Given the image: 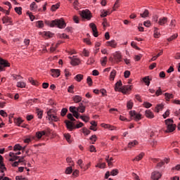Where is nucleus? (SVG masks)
Masks as SVG:
<instances>
[{"label": "nucleus", "mask_w": 180, "mask_h": 180, "mask_svg": "<svg viewBox=\"0 0 180 180\" xmlns=\"http://www.w3.org/2000/svg\"><path fill=\"white\" fill-rule=\"evenodd\" d=\"M162 108H164V105L162 104H158L155 108V112H157V113H158V112H160Z\"/></svg>", "instance_id": "nucleus-32"}, {"label": "nucleus", "mask_w": 180, "mask_h": 180, "mask_svg": "<svg viewBox=\"0 0 180 180\" xmlns=\"http://www.w3.org/2000/svg\"><path fill=\"white\" fill-rule=\"evenodd\" d=\"M167 22H168V18L162 17L159 18L158 25H160V26H164Z\"/></svg>", "instance_id": "nucleus-14"}, {"label": "nucleus", "mask_w": 180, "mask_h": 180, "mask_svg": "<svg viewBox=\"0 0 180 180\" xmlns=\"http://www.w3.org/2000/svg\"><path fill=\"white\" fill-rule=\"evenodd\" d=\"M165 96L167 98V101H168L169 99H172V98H174L172 94H169L168 93H165Z\"/></svg>", "instance_id": "nucleus-57"}, {"label": "nucleus", "mask_w": 180, "mask_h": 180, "mask_svg": "<svg viewBox=\"0 0 180 180\" xmlns=\"http://www.w3.org/2000/svg\"><path fill=\"white\" fill-rule=\"evenodd\" d=\"M75 79H76V81H77V82H81V81H82V79H84V75L79 74L75 77Z\"/></svg>", "instance_id": "nucleus-27"}, {"label": "nucleus", "mask_w": 180, "mask_h": 180, "mask_svg": "<svg viewBox=\"0 0 180 180\" xmlns=\"http://www.w3.org/2000/svg\"><path fill=\"white\" fill-rule=\"evenodd\" d=\"M103 127L105 129H109V130H115V127L108 124H102Z\"/></svg>", "instance_id": "nucleus-29"}, {"label": "nucleus", "mask_w": 180, "mask_h": 180, "mask_svg": "<svg viewBox=\"0 0 180 180\" xmlns=\"http://www.w3.org/2000/svg\"><path fill=\"white\" fill-rule=\"evenodd\" d=\"M101 65H103V67H105V65H106V63H108V57L105 56L101 58Z\"/></svg>", "instance_id": "nucleus-33"}, {"label": "nucleus", "mask_w": 180, "mask_h": 180, "mask_svg": "<svg viewBox=\"0 0 180 180\" xmlns=\"http://www.w3.org/2000/svg\"><path fill=\"white\" fill-rule=\"evenodd\" d=\"M143 106L145 108H146L147 109H148V108H151V106H153V104L152 103H150L148 102H144L143 103Z\"/></svg>", "instance_id": "nucleus-50"}, {"label": "nucleus", "mask_w": 180, "mask_h": 180, "mask_svg": "<svg viewBox=\"0 0 180 180\" xmlns=\"http://www.w3.org/2000/svg\"><path fill=\"white\" fill-rule=\"evenodd\" d=\"M115 77H116V70H112L110 74V80L115 81Z\"/></svg>", "instance_id": "nucleus-22"}, {"label": "nucleus", "mask_w": 180, "mask_h": 180, "mask_svg": "<svg viewBox=\"0 0 180 180\" xmlns=\"http://www.w3.org/2000/svg\"><path fill=\"white\" fill-rule=\"evenodd\" d=\"M29 82L32 85H37V82L34 81V79H33V78H32V77L29 78Z\"/></svg>", "instance_id": "nucleus-60"}, {"label": "nucleus", "mask_w": 180, "mask_h": 180, "mask_svg": "<svg viewBox=\"0 0 180 180\" xmlns=\"http://www.w3.org/2000/svg\"><path fill=\"white\" fill-rule=\"evenodd\" d=\"M86 107L84 105V103H80L79 104V106L76 107V110H77V112H79L80 113H84L85 112Z\"/></svg>", "instance_id": "nucleus-13"}, {"label": "nucleus", "mask_w": 180, "mask_h": 180, "mask_svg": "<svg viewBox=\"0 0 180 180\" xmlns=\"http://www.w3.org/2000/svg\"><path fill=\"white\" fill-rule=\"evenodd\" d=\"M68 119H69L70 122H75V118H74V115L71 113L68 114Z\"/></svg>", "instance_id": "nucleus-46"}, {"label": "nucleus", "mask_w": 180, "mask_h": 180, "mask_svg": "<svg viewBox=\"0 0 180 180\" xmlns=\"http://www.w3.org/2000/svg\"><path fill=\"white\" fill-rule=\"evenodd\" d=\"M91 141H92V144L95 143V141H96V135H93L90 137Z\"/></svg>", "instance_id": "nucleus-56"}, {"label": "nucleus", "mask_w": 180, "mask_h": 180, "mask_svg": "<svg viewBox=\"0 0 180 180\" xmlns=\"http://www.w3.org/2000/svg\"><path fill=\"white\" fill-rule=\"evenodd\" d=\"M145 115L148 119H153L154 117V113H153V112L150 110H146Z\"/></svg>", "instance_id": "nucleus-17"}, {"label": "nucleus", "mask_w": 180, "mask_h": 180, "mask_svg": "<svg viewBox=\"0 0 180 180\" xmlns=\"http://www.w3.org/2000/svg\"><path fill=\"white\" fill-rule=\"evenodd\" d=\"M131 89V86H123L120 89V91L122 92V94H126L127 91H130Z\"/></svg>", "instance_id": "nucleus-15"}, {"label": "nucleus", "mask_w": 180, "mask_h": 180, "mask_svg": "<svg viewBox=\"0 0 180 180\" xmlns=\"http://www.w3.org/2000/svg\"><path fill=\"white\" fill-rule=\"evenodd\" d=\"M46 118L49 120H51L52 122H58V118L57 117V116H56L55 115L53 114V111L51 110H49L47 112Z\"/></svg>", "instance_id": "nucleus-4"}, {"label": "nucleus", "mask_w": 180, "mask_h": 180, "mask_svg": "<svg viewBox=\"0 0 180 180\" xmlns=\"http://www.w3.org/2000/svg\"><path fill=\"white\" fill-rule=\"evenodd\" d=\"M162 174L159 172H153L151 174V179L153 180H158L161 178Z\"/></svg>", "instance_id": "nucleus-10"}, {"label": "nucleus", "mask_w": 180, "mask_h": 180, "mask_svg": "<svg viewBox=\"0 0 180 180\" xmlns=\"http://www.w3.org/2000/svg\"><path fill=\"white\" fill-rule=\"evenodd\" d=\"M122 80H119L116 84H115V91L117 92V91H120V86H122Z\"/></svg>", "instance_id": "nucleus-18"}, {"label": "nucleus", "mask_w": 180, "mask_h": 180, "mask_svg": "<svg viewBox=\"0 0 180 180\" xmlns=\"http://www.w3.org/2000/svg\"><path fill=\"white\" fill-rule=\"evenodd\" d=\"M44 133V136H46V137H49V136H50V134H51V129H46L42 131Z\"/></svg>", "instance_id": "nucleus-26"}, {"label": "nucleus", "mask_w": 180, "mask_h": 180, "mask_svg": "<svg viewBox=\"0 0 180 180\" xmlns=\"http://www.w3.org/2000/svg\"><path fill=\"white\" fill-rule=\"evenodd\" d=\"M14 10L18 15H22V7H15Z\"/></svg>", "instance_id": "nucleus-42"}, {"label": "nucleus", "mask_w": 180, "mask_h": 180, "mask_svg": "<svg viewBox=\"0 0 180 180\" xmlns=\"http://www.w3.org/2000/svg\"><path fill=\"white\" fill-rule=\"evenodd\" d=\"M60 8V4H55V5H53L52 6H51V11H53V12H54V11H57V9H58Z\"/></svg>", "instance_id": "nucleus-37"}, {"label": "nucleus", "mask_w": 180, "mask_h": 180, "mask_svg": "<svg viewBox=\"0 0 180 180\" xmlns=\"http://www.w3.org/2000/svg\"><path fill=\"white\" fill-rule=\"evenodd\" d=\"M66 161L70 165H74V162L72 161V159L71 158H67Z\"/></svg>", "instance_id": "nucleus-58"}, {"label": "nucleus", "mask_w": 180, "mask_h": 180, "mask_svg": "<svg viewBox=\"0 0 180 180\" xmlns=\"http://www.w3.org/2000/svg\"><path fill=\"white\" fill-rule=\"evenodd\" d=\"M29 82L32 85H37V82L34 81V79H33V78H32V77L29 78Z\"/></svg>", "instance_id": "nucleus-61"}, {"label": "nucleus", "mask_w": 180, "mask_h": 180, "mask_svg": "<svg viewBox=\"0 0 180 180\" xmlns=\"http://www.w3.org/2000/svg\"><path fill=\"white\" fill-rule=\"evenodd\" d=\"M124 78H129V77H130V71L126 70L124 72Z\"/></svg>", "instance_id": "nucleus-63"}, {"label": "nucleus", "mask_w": 180, "mask_h": 180, "mask_svg": "<svg viewBox=\"0 0 180 180\" xmlns=\"http://www.w3.org/2000/svg\"><path fill=\"white\" fill-rule=\"evenodd\" d=\"M43 136H44V132H43V131L36 132L35 136L37 137V139H38V140H40V139H41Z\"/></svg>", "instance_id": "nucleus-23"}, {"label": "nucleus", "mask_w": 180, "mask_h": 180, "mask_svg": "<svg viewBox=\"0 0 180 180\" xmlns=\"http://www.w3.org/2000/svg\"><path fill=\"white\" fill-rule=\"evenodd\" d=\"M51 75L54 78H58L60 77V70L58 69H51Z\"/></svg>", "instance_id": "nucleus-11"}, {"label": "nucleus", "mask_w": 180, "mask_h": 180, "mask_svg": "<svg viewBox=\"0 0 180 180\" xmlns=\"http://www.w3.org/2000/svg\"><path fill=\"white\" fill-rule=\"evenodd\" d=\"M20 150H22V146H20V145L16 144L14 146V151H20Z\"/></svg>", "instance_id": "nucleus-48"}, {"label": "nucleus", "mask_w": 180, "mask_h": 180, "mask_svg": "<svg viewBox=\"0 0 180 180\" xmlns=\"http://www.w3.org/2000/svg\"><path fill=\"white\" fill-rule=\"evenodd\" d=\"M46 25H49V26H50L51 27H54V26H57L58 27H59V29H64V27H65L66 26L65 22L63 19L55 20L51 22L46 21Z\"/></svg>", "instance_id": "nucleus-1"}, {"label": "nucleus", "mask_w": 180, "mask_h": 180, "mask_svg": "<svg viewBox=\"0 0 180 180\" xmlns=\"http://www.w3.org/2000/svg\"><path fill=\"white\" fill-rule=\"evenodd\" d=\"M84 162L82 161V160L79 159L78 161H77V164L80 167V168L82 169V168H84Z\"/></svg>", "instance_id": "nucleus-51"}, {"label": "nucleus", "mask_w": 180, "mask_h": 180, "mask_svg": "<svg viewBox=\"0 0 180 180\" xmlns=\"http://www.w3.org/2000/svg\"><path fill=\"white\" fill-rule=\"evenodd\" d=\"M0 115H1V116H2L3 117H8V113H6V112H5L4 110H0Z\"/></svg>", "instance_id": "nucleus-52"}, {"label": "nucleus", "mask_w": 180, "mask_h": 180, "mask_svg": "<svg viewBox=\"0 0 180 180\" xmlns=\"http://www.w3.org/2000/svg\"><path fill=\"white\" fill-rule=\"evenodd\" d=\"M71 172H72V167H68L65 170V174H71Z\"/></svg>", "instance_id": "nucleus-64"}, {"label": "nucleus", "mask_w": 180, "mask_h": 180, "mask_svg": "<svg viewBox=\"0 0 180 180\" xmlns=\"http://www.w3.org/2000/svg\"><path fill=\"white\" fill-rule=\"evenodd\" d=\"M95 63V59H94V58H89V60H87V64L89 65H91V64H94Z\"/></svg>", "instance_id": "nucleus-49"}, {"label": "nucleus", "mask_w": 180, "mask_h": 180, "mask_svg": "<svg viewBox=\"0 0 180 180\" xmlns=\"http://www.w3.org/2000/svg\"><path fill=\"white\" fill-rule=\"evenodd\" d=\"M129 115L131 117H134L136 122H139V120H141V115L140 114H137L134 110L130 111Z\"/></svg>", "instance_id": "nucleus-7"}, {"label": "nucleus", "mask_w": 180, "mask_h": 180, "mask_svg": "<svg viewBox=\"0 0 180 180\" xmlns=\"http://www.w3.org/2000/svg\"><path fill=\"white\" fill-rule=\"evenodd\" d=\"M143 25H144L146 27H150V26H151V22H150V20L145 21V22H143Z\"/></svg>", "instance_id": "nucleus-53"}, {"label": "nucleus", "mask_w": 180, "mask_h": 180, "mask_svg": "<svg viewBox=\"0 0 180 180\" xmlns=\"http://www.w3.org/2000/svg\"><path fill=\"white\" fill-rule=\"evenodd\" d=\"M165 122L167 126V130L165 131V133H172V131L176 129V125L174 124V120L167 119Z\"/></svg>", "instance_id": "nucleus-3"}, {"label": "nucleus", "mask_w": 180, "mask_h": 180, "mask_svg": "<svg viewBox=\"0 0 180 180\" xmlns=\"http://www.w3.org/2000/svg\"><path fill=\"white\" fill-rule=\"evenodd\" d=\"M68 91L70 94H74V85H71L68 87Z\"/></svg>", "instance_id": "nucleus-55"}, {"label": "nucleus", "mask_w": 180, "mask_h": 180, "mask_svg": "<svg viewBox=\"0 0 180 180\" xmlns=\"http://www.w3.org/2000/svg\"><path fill=\"white\" fill-rule=\"evenodd\" d=\"M137 144H139V142H137V141L134 140L128 143V147H129V148H131V147H134V146H137Z\"/></svg>", "instance_id": "nucleus-28"}, {"label": "nucleus", "mask_w": 180, "mask_h": 180, "mask_svg": "<svg viewBox=\"0 0 180 180\" xmlns=\"http://www.w3.org/2000/svg\"><path fill=\"white\" fill-rule=\"evenodd\" d=\"M64 136L68 143H71V135L70 134H65Z\"/></svg>", "instance_id": "nucleus-44"}, {"label": "nucleus", "mask_w": 180, "mask_h": 180, "mask_svg": "<svg viewBox=\"0 0 180 180\" xmlns=\"http://www.w3.org/2000/svg\"><path fill=\"white\" fill-rule=\"evenodd\" d=\"M37 9V5L36 4V2H32L30 4V10L31 11H36Z\"/></svg>", "instance_id": "nucleus-34"}, {"label": "nucleus", "mask_w": 180, "mask_h": 180, "mask_svg": "<svg viewBox=\"0 0 180 180\" xmlns=\"http://www.w3.org/2000/svg\"><path fill=\"white\" fill-rule=\"evenodd\" d=\"M89 27H91L94 37H98V29L96 28V25H95L94 22H91L89 24Z\"/></svg>", "instance_id": "nucleus-9"}, {"label": "nucleus", "mask_w": 180, "mask_h": 180, "mask_svg": "<svg viewBox=\"0 0 180 180\" xmlns=\"http://www.w3.org/2000/svg\"><path fill=\"white\" fill-rule=\"evenodd\" d=\"M80 15L84 19H87V20H91V12L88 10L82 11L80 13Z\"/></svg>", "instance_id": "nucleus-5"}, {"label": "nucleus", "mask_w": 180, "mask_h": 180, "mask_svg": "<svg viewBox=\"0 0 180 180\" xmlns=\"http://www.w3.org/2000/svg\"><path fill=\"white\" fill-rule=\"evenodd\" d=\"M65 123L68 130H69L70 131H72L74 129H75V125L74 124V123H72V122L70 120H65Z\"/></svg>", "instance_id": "nucleus-8"}, {"label": "nucleus", "mask_w": 180, "mask_h": 180, "mask_svg": "<svg viewBox=\"0 0 180 180\" xmlns=\"http://www.w3.org/2000/svg\"><path fill=\"white\" fill-rule=\"evenodd\" d=\"M15 179L16 180H28L27 178L23 177L22 176H16Z\"/></svg>", "instance_id": "nucleus-62"}, {"label": "nucleus", "mask_w": 180, "mask_h": 180, "mask_svg": "<svg viewBox=\"0 0 180 180\" xmlns=\"http://www.w3.org/2000/svg\"><path fill=\"white\" fill-rule=\"evenodd\" d=\"M44 36H46V37H53V33H51V32H44Z\"/></svg>", "instance_id": "nucleus-59"}, {"label": "nucleus", "mask_w": 180, "mask_h": 180, "mask_svg": "<svg viewBox=\"0 0 180 180\" xmlns=\"http://www.w3.org/2000/svg\"><path fill=\"white\" fill-rule=\"evenodd\" d=\"M73 101L75 103H79V102L82 101V97H81L80 96H74Z\"/></svg>", "instance_id": "nucleus-19"}, {"label": "nucleus", "mask_w": 180, "mask_h": 180, "mask_svg": "<svg viewBox=\"0 0 180 180\" xmlns=\"http://www.w3.org/2000/svg\"><path fill=\"white\" fill-rule=\"evenodd\" d=\"M3 23H12V20L8 16H5L2 18Z\"/></svg>", "instance_id": "nucleus-21"}, {"label": "nucleus", "mask_w": 180, "mask_h": 180, "mask_svg": "<svg viewBox=\"0 0 180 180\" xmlns=\"http://www.w3.org/2000/svg\"><path fill=\"white\" fill-rule=\"evenodd\" d=\"M143 157H144V153H141L132 161H141V160H143Z\"/></svg>", "instance_id": "nucleus-20"}, {"label": "nucleus", "mask_w": 180, "mask_h": 180, "mask_svg": "<svg viewBox=\"0 0 180 180\" xmlns=\"http://www.w3.org/2000/svg\"><path fill=\"white\" fill-rule=\"evenodd\" d=\"M68 112V109L67 108H63L61 110L60 116L64 117L65 115H67V112Z\"/></svg>", "instance_id": "nucleus-39"}, {"label": "nucleus", "mask_w": 180, "mask_h": 180, "mask_svg": "<svg viewBox=\"0 0 180 180\" xmlns=\"http://www.w3.org/2000/svg\"><path fill=\"white\" fill-rule=\"evenodd\" d=\"M178 37V34H174L172 36H171L169 38L167 39L168 41H172V40H175Z\"/></svg>", "instance_id": "nucleus-40"}, {"label": "nucleus", "mask_w": 180, "mask_h": 180, "mask_svg": "<svg viewBox=\"0 0 180 180\" xmlns=\"http://www.w3.org/2000/svg\"><path fill=\"white\" fill-rule=\"evenodd\" d=\"M69 110H70V112H71V113H72L73 115L75 114V112H78V111L77 110V107H75V106H70V107L69 108Z\"/></svg>", "instance_id": "nucleus-38"}, {"label": "nucleus", "mask_w": 180, "mask_h": 180, "mask_svg": "<svg viewBox=\"0 0 180 180\" xmlns=\"http://www.w3.org/2000/svg\"><path fill=\"white\" fill-rule=\"evenodd\" d=\"M17 86L18 88H25L26 83L25 82H17Z\"/></svg>", "instance_id": "nucleus-31"}, {"label": "nucleus", "mask_w": 180, "mask_h": 180, "mask_svg": "<svg viewBox=\"0 0 180 180\" xmlns=\"http://www.w3.org/2000/svg\"><path fill=\"white\" fill-rule=\"evenodd\" d=\"M160 36H161V34L160 32H158V28L155 27L154 28V37H155L156 39H158V37H160Z\"/></svg>", "instance_id": "nucleus-30"}, {"label": "nucleus", "mask_w": 180, "mask_h": 180, "mask_svg": "<svg viewBox=\"0 0 180 180\" xmlns=\"http://www.w3.org/2000/svg\"><path fill=\"white\" fill-rule=\"evenodd\" d=\"M119 174V170L117 169H112L110 172V175H112V176H116Z\"/></svg>", "instance_id": "nucleus-41"}, {"label": "nucleus", "mask_w": 180, "mask_h": 180, "mask_svg": "<svg viewBox=\"0 0 180 180\" xmlns=\"http://www.w3.org/2000/svg\"><path fill=\"white\" fill-rule=\"evenodd\" d=\"M148 10H145V11L143 13L140 14V16H141L142 18H147L148 16Z\"/></svg>", "instance_id": "nucleus-43"}, {"label": "nucleus", "mask_w": 180, "mask_h": 180, "mask_svg": "<svg viewBox=\"0 0 180 180\" xmlns=\"http://www.w3.org/2000/svg\"><path fill=\"white\" fill-rule=\"evenodd\" d=\"M70 60H71L70 61V64L72 65H78V64H79V59L76 58L75 56L71 57L69 56Z\"/></svg>", "instance_id": "nucleus-12"}, {"label": "nucleus", "mask_w": 180, "mask_h": 180, "mask_svg": "<svg viewBox=\"0 0 180 180\" xmlns=\"http://www.w3.org/2000/svg\"><path fill=\"white\" fill-rule=\"evenodd\" d=\"M14 123H15L17 126L20 127L22 125V123H23V120H22V118H17L14 120Z\"/></svg>", "instance_id": "nucleus-25"}, {"label": "nucleus", "mask_w": 180, "mask_h": 180, "mask_svg": "<svg viewBox=\"0 0 180 180\" xmlns=\"http://www.w3.org/2000/svg\"><path fill=\"white\" fill-rule=\"evenodd\" d=\"M143 82H145L146 85L148 86L150 85V77H145L143 79Z\"/></svg>", "instance_id": "nucleus-36"}, {"label": "nucleus", "mask_w": 180, "mask_h": 180, "mask_svg": "<svg viewBox=\"0 0 180 180\" xmlns=\"http://www.w3.org/2000/svg\"><path fill=\"white\" fill-rule=\"evenodd\" d=\"M37 27L41 28L44 26V23H43V21H38L37 22Z\"/></svg>", "instance_id": "nucleus-54"}, {"label": "nucleus", "mask_w": 180, "mask_h": 180, "mask_svg": "<svg viewBox=\"0 0 180 180\" xmlns=\"http://www.w3.org/2000/svg\"><path fill=\"white\" fill-rule=\"evenodd\" d=\"M68 119H69L70 122H75V118H74V115L71 113L68 114Z\"/></svg>", "instance_id": "nucleus-47"}, {"label": "nucleus", "mask_w": 180, "mask_h": 180, "mask_svg": "<svg viewBox=\"0 0 180 180\" xmlns=\"http://www.w3.org/2000/svg\"><path fill=\"white\" fill-rule=\"evenodd\" d=\"M37 113L39 119H41L43 117V111L39 110V109L37 110Z\"/></svg>", "instance_id": "nucleus-45"}, {"label": "nucleus", "mask_w": 180, "mask_h": 180, "mask_svg": "<svg viewBox=\"0 0 180 180\" xmlns=\"http://www.w3.org/2000/svg\"><path fill=\"white\" fill-rule=\"evenodd\" d=\"M107 46H110V47H112L113 49H115V47H116V41L112 40L110 41H107Z\"/></svg>", "instance_id": "nucleus-24"}, {"label": "nucleus", "mask_w": 180, "mask_h": 180, "mask_svg": "<svg viewBox=\"0 0 180 180\" xmlns=\"http://www.w3.org/2000/svg\"><path fill=\"white\" fill-rule=\"evenodd\" d=\"M114 58L117 63H120L122 61V55L119 52H116L114 55Z\"/></svg>", "instance_id": "nucleus-16"}, {"label": "nucleus", "mask_w": 180, "mask_h": 180, "mask_svg": "<svg viewBox=\"0 0 180 180\" xmlns=\"http://www.w3.org/2000/svg\"><path fill=\"white\" fill-rule=\"evenodd\" d=\"M4 158L0 155V180H12L8 177L5 176V171H6V167L3 162Z\"/></svg>", "instance_id": "nucleus-2"}, {"label": "nucleus", "mask_w": 180, "mask_h": 180, "mask_svg": "<svg viewBox=\"0 0 180 180\" xmlns=\"http://www.w3.org/2000/svg\"><path fill=\"white\" fill-rule=\"evenodd\" d=\"M10 65L7 60L0 58V71H4V68H5V67H10Z\"/></svg>", "instance_id": "nucleus-6"}, {"label": "nucleus", "mask_w": 180, "mask_h": 180, "mask_svg": "<svg viewBox=\"0 0 180 180\" xmlns=\"http://www.w3.org/2000/svg\"><path fill=\"white\" fill-rule=\"evenodd\" d=\"M80 119H82V120H83V122H85L86 123L89 122V117L86 115H81Z\"/></svg>", "instance_id": "nucleus-35"}]
</instances>
